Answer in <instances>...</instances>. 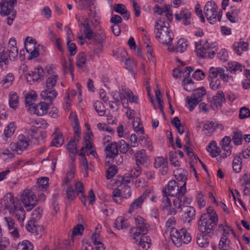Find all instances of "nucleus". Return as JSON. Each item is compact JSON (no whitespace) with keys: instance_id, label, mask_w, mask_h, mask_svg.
Listing matches in <instances>:
<instances>
[{"instance_id":"obj_1","label":"nucleus","mask_w":250,"mask_h":250,"mask_svg":"<svg viewBox=\"0 0 250 250\" xmlns=\"http://www.w3.org/2000/svg\"><path fill=\"white\" fill-rule=\"evenodd\" d=\"M8 211L10 214L14 216L19 221L25 218V211L21 203L13 194L8 193L0 200V212Z\"/></svg>"},{"instance_id":"obj_2","label":"nucleus","mask_w":250,"mask_h":250,"mask_svg":"<svg viewBox=\"0 0 250 250\" xmlns=\"http://www.w3.org/2000/svg\"><path fill=\"white\" fill-rule=\"evenodd\" d=\"M74 174L72 172H68L64 180L62 181V186L63 188H66L65 196L69 200H73L76 198V195L79 197L81 202L85 205L86 197L84 195V189L83 183L77 182L75 185V190L71 186H68L71 181L74 178Z\"/></svg>"},{"instance_id":"obj_3","label":"nucleus","mask_w":250,"mask_h":250,"mask_svg":"<svg viewBox=\"0 0 250 250\" xmlns=\"http://www.w3.org/2000/svg\"><path fill=\"white\" fill-rule=\"evenodd\" d=\"M156 38L158 41L165 45H171L174 35L169 28V23L163 18L159 19L155 25Z\"/></svg>"},{"instance_id":"obj_4","label":"nucleus","mask_w":250,"mask_h":250,"mask_svg":"<svg viewBox=\"0 0 250 250\" xmlns=\"http://www.w3.org/2000/svg\"><path fill=\"white\" fill-rule=\"evenodd\" d=\"M59 78L58 75L53 73L46 78L45 82V89L42 91L40 96L42 99L52 103L58 95L57 91L54 89L57 85Z\"/></svg>"},{"instance_id":"obj_5","label":"nucleus","mask_w":250,"mask_h":250,"mask_svg":"<svg viewBox=\"0 0 250 250\" xmlns=\"http://www.w3.org/2000/svg\"><path fill=\"white\" fill-rule=\"evenodd\" d=\"M16 45V39L12 37L9 40L7 51L6 52L4 49H0V64L2 69L6 67L9 59L14 61L17 58L18 50Z\"/></svg>"},{"instance_id":"obj_6","label":"nucleus","mask_w":250,"mask_h":250,"mask_svg":"<svg viewBox=\"0 0 250 250\" xmlns=\"http://www.w3.org/2000/svg\"><path fill=\"white\" fill-rule=\"evenodd\" d=\"M17 3V0H0V14L7 17L6 23L8 25H12L16 18L17 11L14 6Z\"/></svg>"},{"instance_id":"obj_7","label":"nucleus","mask_w":250,"mask_h":250,"mask_svg":"<svg viewBox=\"0 0 250 250\" xmlns=\"http://www.w3.org/2000/svg\"><path fill=\"white\" fill-rule=\"evenodd\" d=\"M170 236L172 242L177 247L181 246L183 243L187 244L191 240L190 234L185 229L179 230L172 228L170 230Z\"/></svg>"},{"instance_id":"obj_8","label":"nucleus","mask_w":250,"mask_h":250,"mask_svg":"<svg viewBox=\"0 0 250 250\" xmlns=\"http://www.w3.org/2000/svg\"><path fill=\"white\" fill-rule=\"evenodd\" d=\"M208 215H202L198 221V229L202 233L211 234L218 220H214Z\"/></svg>"},{"instance_id":"obj_9","label":"nucleus","mask_w":250,"mask_h":250,"mask_svg":"<svg viewBox=\"0 0 250 250\" xmlns=\"http://www.w3.org/2000/svg\"><path fill=\"white\" fill-rule=\"evenodd\" d=\"M179 184L174 180L170 181L162 190V193L166 194L170 196L178 195H184L186 193V183L180 187L179 188Z\"/></svg>"},{"instance_id":"obj_10","label":"nucleus","mask_w":250,"mask_h":250,"mask_svg":"<svg viewBox=\"0 0 250 250\" xmlns=\"http://www.w3.org/2000/svg\"><path fill=\"white\" fill-rule=\"evenodd\" d=\"M131 195L130 188L124 184H122L120 188H116L112 191L113 200L117 204L122 202V198H128Z\"/></svg>"},{"instance_id":"obj_11","label":"nucleus","mask_w":250,"mask_h":250,"mask_svg":"<svg viewBox=\"0 0 250 250\" xmlns=\"http://www.w3.org/2000/svg\"><path fill=\"white\" fill-rule=\"evenodd\" d=\"M21 200L27 211H30L37 203V197L34 193L29 189L23 190L21 195Z\"/></svg>"},{"instance_id":"obj_12","label":"nucleus","mask_w":250,"mask_h":250,"mask_svg":"<svg viewBox=\"0 0 250 250\" xmlns=\"http://www.w3.org/2000/svg\"><path fill=\"white\" fill-rule=\"evenodd\" d=\"M36 42L35 39L30 37L26 38L24 46L26 51L30 54L28 57L29 60L37 58L39 55L38 49L40 47L43 48V46L40 44L37 47H36Z\"/></svg>"},{"instance_id":"obj_13","label":"nucleus","mask_w":250,"mask_h":250,"mask_svg":"<svg viewBox=\"0 0 250 250\" xmlns=\"http://www.w3.org/2000/svg\"><path fill=\"white\" fill-rule=\"evenodd\" d=\"M217 9L218 7L216 4L212 0L208 1L205 6V15L208 22L211 24H213L216 22Z\"/></svg>"},{"instance_id":"obj_14","label":"nucleus","mask_w":250,"mask_h":250,"mask_svg":"<svg viewBox=\"0 0 250 250\" xmlns=\"http://www.w3.org/2000/svg\"><path fill=\"white\" fill-rule=\"evenodd\" d=\"M29 146V143L26 137L22 134H21L19 136L18 141L16 143H11V149L20 154L19 151H23L27 149Z\"/></svg>"},{"instance_id":"obj_15","label":"nucleus","mask_w":250,"mask_h":250,"mask_svg":"<svg viewBox=\"0 0 250 250\" xmlns=\"http://www.w3.org/2000/svg\"><path fill=\"white\" fill-rule=\"evenodd\" d=\"M3 223L8 228V230L12 236L14 238H18L19 236L17 225L13 219L11 217H5L3 218Z\"/></svg>"},{"instance_id":"obj_16","label":"nucleus","mask_w":250,"mask_h":250,"mask_svg":"<svg viewBox=\"0 0 250 250\" xmlns=\"http://www.w3.org/2000/svg\"><path fill=\"white\" fill-rule=\"evenodd\" d=\"M47 110L48 105L45 102H41L28 108V110L31 113L41 116L45 114L47 112Z\"/></svg>"},{"instance_id":"obj_17","label":"nucleus","mask_w":250,"mask_h":250,"mask_svg":"<svg viewBox=\"0 0 250 250\" xmlns=\"http://www.w3.org/2000/svg\"><path fill=\"white\" fill-rule=\"evenodd\" d=\"M191 16L190 11L187 9H184L180 11V14H175V18L178 21L182 20L184 25H188L191 23Z\"/></svg>"},{"instance_id":"obj_18","label":"nucleus","mask_w":250,"mask_h":250,"mask_svg":"<svg viewBox=\"0 0 250 250\" xmlns=\"http://www.w3.org/2000/svg\"><path fill=\"white\" fill-rule=\"evenodd\" d=\"M195 48L197 54L202 58H207L208 53H210V47L208 42H206L203 45H202L201 41L196 42Z\"/></svg>"},{"instance_id":"obj_19","label":"nucleus","mask_w":250,"mask_h":250,"mask_svg":"<svg viewBox=\"0 0 250 250\" xmlns=\"http://www.w3.org/2000/svg\"><path fill=\"white\" fill-rule=\"evenodd\" d=\"M135 162L137 166H146L148 162V157L144 149L138 151L135 154Z\"/></svg>"},{"instance_id":"obj_20","label":"nucleus","mask_w":250,"mask_h":250,"mask_svg":"<svg viewBox=\"0 0 250 250\" xmlns=\"http://www.w3.org/2000/svg\"><path fill=\"white\" fill-rule=\"evenodd\" d=\"M184 196L178 195V197L173 201V206L175 208L180 209V211H182L183 208H185V206H187V204H190L191 202V198Z\"/></svg>"},{"instance_id":"obj_21","label":"nucleus","mask_w":250,"mask_h":250,"mask_svg":"<svg viewBox=\"0 0 250 250\" xmlns=\"http://www.w3.org/2000/svg\"><path fill=\"white\" fill-rule=\"evenodd\" d=\"M107 158H114L118 154V145L116 142H112L108 144L104 148Z\"/></svg>"},{"instance_id":"obj_22","label":"nucleus","mask_w":250,"mask_h":250,"mask_svg":"<svg viewBox=\"0 0 250 250\" xmlns=\"http://www.w3.org/2000/svg\"><path fill=\"white\" fill-rule=\"evenodd\" d=\"M147 194L144 192L142 195L136 199L129 206L128 209L129 213L131 214L137 209L142 208V205L146 199Z\"/></svg>"},{"instance_id":"obj_23","label":"nucleus","mask_w":250,"mask_h":250,"mask_svg":"<svg viewBox=\"0 0 250 250\" xmlns=\"http://www.w3.org/2000/svg\"><path fill=\"white\" fill-rule=\"evenodd\" d=\"M249 43L242 41L239 42H235L234 43L233 47L235 52L238 55L240 56L243 51H247L248 50Z\"/></svg>"},{"instance_id":"obj_24","label":"nucleus","mask_w":250,"mask_h":250,"mask_svg":"<svg viewBox=\"0 0 250 250\" xmlns=\"http://www.w3.org/2000/svg\"><path fill=\"white\" fill-rule=\"evenodd\" d=\"M240 12V9L239 8L231 6L230 10L226 13V17L231 23H235L237 21V18Z\"/></svg>"},{"instance_id":"obj_25","label":"nucleus","mask_w":250,"mask_h":250,"mask_svg":"<svg viewBox=\"0 0 250 250\" xmlns=\"http://www.w3.org/2000/svg\"><path fill=\"white\" fill-rule=\"evenodd\" d=\"M185 221L189 223L195 217V209L191 206H185Z\"/></svg>"},{"instance_id":"obj_26","label":"nucleus","mask_w":250,"mask_h":250,"mask_svg":"<svg viewBox=\"0 0 250 250\" xmlns=\"http://www.w3.org/2000/svg\"><path fill=\"white\" fill-rule=\"evenodd\" d=\"M188 44L184 39H180L177 42V45L171 48H168L170 51L183 53L187 50Z\"/></svg>"},{"instance_id":"obj_27","label":"nucleus","mask_w":250,"mask_h":250,"mask_svg":"<svg viewBox=\"0 0 250 250\" xmlns=\"http://www.w3.org/2000/svg\"><path fill=\"white\" fill-rule=\"evenodd\" d=\"M118 145L120 151L122 153L126 154L128 152L130 154H132L134 153V151L132 150L131 146L124 140H120Z\"/></svg>"},{"instance_id":"obj_28","label":"nucleus","mask_w":250,"mask_h":250,"mask_svg":"<svg viewBox=\"0 0 250 250\" xmlns=\"http://www.w3.org/2000/svg\"><path fill=\"white\" fill-rule=\"evenodd\" d=\"M37 94L34 91H30L25 95V106L28 108L33 106L37 98Z\"/></svg>"},{"instance_id":"obj_29","label":"nucleus","mask_w":250,"mask_h":250,"mask_svg":"<svg viewBox=\"0 0 250 250\" xmlns=\"http://www.w3.org/2000/svg\"><path fill=\"white\" fill-rule=\"evenodd\" d=\"M193 70V68L191 66H188L185 68V70L182 72V75L184 78L183 82L185 84H189L193 83V82L192 79H189L190 73Z\"/></svg>"},{"instance_id":"obj_30","label":"nucleus","mask_w":250,"mask_h":250,"mask_svg":"<svg viewBox=\"0 0 250 250\" xmlns=\"http://www.w3.org/2000/svg\"><path fill=\"white\" fill-rule=\"evenodd\" d=\"M197 243L201 248H207L209 245L208 237L203 234H198L197 236Z\"/></svg>"},{"instance_id":"obj_31","label":"nucleus","mask_w":250,"mask_h":250,"mask_svg":"<svg viewBox=\"0 0 250 250\" xmlns=\"http://www.w3.org/2000/svg\"><path fill=\"white\" fill-rule=\"evenodd\" d=\"M16 128L15 123L14 122L10 123L6 126L4 130V137L6 138L11 137L15 132Z\"/></svg>"},{"instance_id":"obj_32","label":"nucleus","mask_w":250,"mask_h":250,"mask_svg":"<svg viewBox=\"0 0 250 250\" xmlns=\"http://www.w3.org/2000/svg\"><path fill=\"white\" fill-rule=\"evenodd\" d=\"M9 104L11 108L16 109L19 105V99L16 93L11 92L9 95Z\"/></svg>"},{"instance_id":"obj_33","label":"nucleus","mask_w":250,"mask_h":250,"mask_svg":"<svg viewBox=\"0 0 250 250\" xmlns=\"http://www.w3.org/2000/svg\"><path fill=\"white\" fill-rule=\"evenodd\" d=\"M115 225L118 229H126L129 226L127 220L122 217L117 218L115 221Z\"/></svg>"},{"instance_id":"obj_34","label":"nucleus","mask_w":250,"mask_h":250,"mask_svg":"<svg viewBox=\"0 0 250 250\" xmlns=\"http://www.w3.org/2000/svg\"><path fill=\"white\" fill-rule=\"evenodd\" d=\"M150 239L149 237H143V238H139V240L137 239L136 244L138 245L142 246L145 250H147L150 247Z\"/></svg>"},{"instance_id":"obj_35","label":"nucleus","mask_w":250,"mask_h":250,"mask_svg":"<svg viewBox=\"0 0 250 250\" xmlns=\"http://www.w3.org/2000/svg\"><path fill=\"white\" fill-rule=\"evenodd\" d=\"M233 171L236 173L240 172L242 168V158L240 156H236L232 162Z\"/></svg>"},{"instance_id":"obj_36","label":"nucleus","mask_w":250,"mask_h":250,"mask_svg":"<svg viewBox=\"0 0 250 250\" xmlns=\"http://www.w3.org/2000/svg\"><path fill=\"white\" fill-rule=\"evenodd\" d=\"M243 67L240 63L236 62H231L228 63V68L232 73H235L237 71H242Z\"/></svg>"},{"instance_id":"obj_37","label":"nucleus","mask_w":250,"mask_h":250,"mask_svg":"<svg viewBox=\"0 0 250 250\" xmlns=\"http://www.w3.org/2000/svg\"><path fill=\"white\" fill-rule=\"evenodd\" d=\"M132 125L134 130L136 132H140L142 134H144V129L142 125L141 124L140 119L139 118L136 117L133 119Z\"/></svg>"},{"instance_id":"obj_38","label":"nucleus","mask_w":250,"mask_h":250,"mask_svg":"<svg viewBox=\"0 0 250 250\" xmlns=\"http://www.w3.org/2000/svg\"><path fill=\"white\" fill-rule=\"evenodd\" d=\"M93 106L99 115L102 116L104 115L105 112V107L101 102L97 101L94 103Z\"/></svg>"},{"instance_id":"obj_39","label":"nucleus","mask_w":250,"mask_h":250,"mask_svg":"<svg viewBox=\"0 0 250 250\" xmlns=\"http://www.w3.org/2000/svg\"><path fill=\"white\" fill-rule=\"evenodd\" d=\"M223 69L221 67H210L209 69V77L210 79H215L218 75L220 76Z\"/></svg>"},{"instance_id":"obj_40","label":"nucleus","mask_w":250,"mask_h":250,"mask_svg":"<svg viewBox=\"0 0 250 250\" xmlns=\"http://www.w3.org/2000/svg\"><path fill=\"white\" fill-rule=\"evenodd\" d=\"M206 94V91L204 87H202L195 89L192 95L194 98L201 102L203 97Z\"/></svg>"},{"instance_id":"obj_41","label":"nucleus","mask_w":250,"mask_h":250,"mask_svg":"<svg viewBox=\"0 0 250 250\" xmlns=\"http://www.w3.org/2000/svg\"><path fill=\"white\" fill-rule=\"evenodd\" d=\"M43 73V69L41 66H38L34 71L31 72V75H32V80L33 82L37 81L41 79Z\"/></svg>"},{"instance_id":"obj_42","label":"nucleus","mask_w":250,"mask_h":250,"mask_svg":"<svg viewBox=\"0 0 250 250\" xmlns=\"http://www.w3.org/2000/svg\"><path fill=\"white\" fill-rule=\"evenodd\" d=\"M17 250H33V246L30 242L25 240L19 244Z\"/></svg>"},{"instance_id":"obj_43","label":"nucleus","mask_w":250,"mask_h":250,"mask_svg":"<svg viewBox=\"0 0 250 250\" xmlns=\"http://www.w3.org/2000/svg\"><path fill=\"white\" fill-rule=\"evenodd\" d=\"M229 240H228V237L226 235L223 234L220 241V243L218 245V248L221 250H224L229 247Z\"/></svg>"},{"instance_id":"obj_44","label":"nucleus","mask_w":250,"mask_h":250,"mask_svg":"<svg viewBox=\"0 0 250 250\" xmlns=\"http://www.w3.org/2000/svg\"><path fill=\"white\" fill-rule=\"evenodd\" d=\"M14 79V77L13 74L9 73L3 78L1 83L6 87L9 86L12 84Z\"/></svg>"},{"instance_id":"obj_45","label":"nucleus","mask_w":250,"mask_h":250,"mask_svg":"<svg viewBox=\"0 0 250 250\" xmlns=\"http://www.w3.org/2000/svg\"><path fill=\"white\" fill-rule=\"evenodd\" d=\"M86 56L83 52L79 53L77 56L76 65L79 68H82L85 63Z\"/></svg>"},{"instance_id":"obj_46","label":"nucleus","mask_w":250,"mask_h":250,"mask_svg":"<svg viewBox=\"0 0 250 250\" xmlns=\"http://www.w3.org/2000/svg\"><path fill=\"white\" fill-rule=\"evenodd\" d=\"M63 143V138L62 134L56 135L51 143V146L56 147L61 146Z\"/></svg>"},{"instance_id":"obj_47","label":"nucleus","mask_w":250,"mask_h":250,"mask_svg":"<svg viewBox=\"0 0 250 250\" xmlns=\"http://www.w3.org/2000/svg\"><path fill=\"white\" fill-rule=\"evenodd\" d=\"M232 140L235 145H240L243 141V133L240 131L234 132Z\"/></svg>"},{"instance_id":"obj_48","label":"nucleus","mask_w":250,"mask_h":250,"mask_svg":"<svg viewBox=\"0 0 250 250\" xmlns=\"http://www.w3.org/2000/svg\"><path fill=\"white\" fill-rule=\"evenodd\" d=\"M78 3L79 9L83 10L90 6L92 3V0H75Z\"/></svg>"},{"instance_id":"obj_49","label":"nucleus","mask_w":250,"mask_h":250,"mask_svg":"<svg viewBox=\"0 0 250 250\" xmlns=\"http://www.w3.org/2000/svg\"><path fill=\"white\" fill-rule=\"evenodd\" d=\"M186 101L187 104L189 105L190 111H192L199 104V103L200 102V101H198V100L194 98L193 96L187 97Z\"/></svg>"},{"instance_id":"obj_50","label":"nucleus","mask_w":250,"mask_h":250,"mask_svg":"<svg viewBox=\"0 0 250 250\" xmlns=\"http://www.w3.org/2000/svg\"><path fill=\"white\" fill-rule=\"evenodd\" d=\"M167 164H168L167 161L163 157H157L154 159V166L156 168H160Z\"/></svg>"},{"instance_id":"obj_51","label":"nucleus","mask_w":250,"mask_h":250,"mask_svg":"<svg viewBox=\"0 0 250 250\" xmlns=\"http://www.w3.org/2000/svg\"><path fill=\"white\" fill-rule=\"evenodd\" d=\"M49 178L46 177H42L39 178L37 181V184L39 188L46 189L48 187Z\"/></svg>"},{"instance_id":"obj_52","label":"nucleus","mask_w":250,"mask_h":250,"mask_svg":"<svg viewBox=\"0 0 250 250\" xmlns=\"http://www.w3.org/2000/svg\"><path fill=\"white\" fill-rule=\"evenodd\" d=\"M67 149L72 154H76L78 152L77 145L75 140L70 141L66 146Z\"/></svg>"},{"instance_id":"obj_53","label":"nucleus","mask_w":250,"mask_h":250,"mask_svg":"<svg viewBox=\"0 0 250 250\" xmlns=\"http://www.w3.org/2000/svg\"><path fill=\"white\" fill-rule=\"evenodd\" d=\"M141 172L142 168L140 166H137L130 169L129 175L130 177L135 178L138 177L141 174Z\"/></svg>"},{"instance_id":"obj_54","label":"nucleus","mask_w":250,"mask_h":250,"mask_svg":"<svg viewBox=\"0 0 250 250\" xmlns=\"http://www.w3.org/2000/svg\"><path fill=\"white\" fill-rule=\"evenodd\" d=\"M125 95L128 98L130 103H135L137 104L139 103V99L137 96L133 94L131 90H127L125 92Z\"/></svg>"},{"instance_id":"obj_55","label":"nucleus","mask_w":250,"mask_h":250,"mask_svg":"<svg viewBox=\"0 0 250 250\" xmlns=\"http://www.w3.org/2000/svg\"><path fill=\"white\" fill-rule=\"evenodd\" d=\"M117 172V168L116 166H110L107 170L106 178L110 179L114 176Z\"/></svg>"},{"instance_id":"obj_56","label":"nucleus","mask_w":250,"mask_h":250,"mask_svg":"<svg viewBox=\"0 0 250 250\" xmlns=\"http://www.w3.org/2000/svg\"><path fill=\"white\" fill-rule=\"evenodd\" d=\"M169 160L172 165L177 167L180 166L179 161L176 159V152L170 151L169 153Z\"/></svg>"},{"instance_id":"obj_57","label":"nucleus","mask_w":250,"mask_h":250,"mask_svg":"<svg viewBox=\"0 0 250 250\" xmlns=\"http://www.w3.org/2000/svg\"><path fill=\"white\" fill-rule=\"evenodd\" d=\"M42 209L41 207L35 208L32 212V218L35 220H39L42 215Z\"/></svg>"},{"instance_id":"obj_58","label":"nucleus","mask_w":250,"mask_h":250,"mask_svg":"<svg viewBox=\"0 0 250 250\" xmlns=\"http://www.w3.org/2000/svg\"><path fill=\"white\" fill-rule=\"evenodd\" d=\"M127 90H129L128 89H126L125 86H122L121 89H119V98L121 100V103L123 105H124V104L126 100V95L125 92L127 91Z\"/></svg>"},{"instance_id":"obj_59","label":"nucleus","mask_w":250,"mask_h":250,"mask_svg":"<svg viewBox=\"0 0 250 250\" xmlns=\"http://www.w3.org/2000/svg\"><path fill=\"white\" fill-rule=\"evenodd\" d=\"M130 233H132V236L133 239L135 240L136 242L137 239L139 240V238H137L138 237H140V238H143V233H141L136 227L131 229Z\"/></svg>"},{"instance_id":"obj_60","label":"nucleus","mask_w":250,"mask_h":250,"mask_svg":"<svg viewBox=\"0 0 250 250\" xmlns=\"http://www.w3.org/2000/svg\"><path fill=\"white\" fill-rule=\"evenodd\" d=\"M250 116V111L249 108L243 107L240 108L239 112V118L241 119H245Z\"/></svg>"},{"instance_id":"obj_61","label":"nucleus","mask_w":250,"mask_h":250,"mask_svg":"<svg viewBox=\"0 0 250 250\" xmlns=\"http://www.w3.org/2000/svg\"><path fill=\"white\" fill-rule=\"evenodd\" d=\"M209 85L211 89L213 90H216L221 86V82L218 79H210Z\"/></svg>"},{"instance_id":"obj_62","label":"nucleus","mask_w":250,"mask_h":250,"mask_svg":"<svg viewBox=\"0 0 250 250\" xmlns=\"http://www.w3.org/2000/svg\"><path fill=\"white\" fill-rule=\"evenodd\" d=\"M225 101L221 99H213L210 103V106L213 109H218L221 107L222 103Z\"/></svg>"},{"instance_id":"obj_63","label":"nucleus","mask_w":250,"mask_h":250,"mask_svg":"<svg viewBox=\"0 0 250 250\" xmlns=\"http://www.w3.org/2000/svg\"><path fill=\"white\" fill-rule=\"evenodd\" d=\"M176 178L179 182L181 181L186 183L187 177V172L186 171H183L182 172H177V174H175Z\"/></svg>"},{"instance_id":"obj_64","label":"nucleus","mask_w":250,"mask_h":250,"mask_svg":"<svg viewBox=\"0 0 250 250\" xmlns=\"http://www.w3.org/2000/svg\"><path fill=\"white\" fill-rule=\"evenodd\" d=\"M114 11L119 14H124L127 9L125 8V6L123 4H116L114 6Z\"/></svg>"}]
</instances>
